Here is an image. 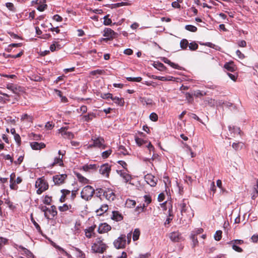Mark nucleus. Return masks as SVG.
<instances>
[{"label":"nucleus","mask_w":258,"mask_h":258,"mask_svg":"<svg viewBox=\"0 0 258 258\" xmlns=\"http://www.w3.org/2000/svg\"><path fill=\"white\" fill-rule=\"evenodd\" d=\"M206 95V93L204 91H201L200 90H196L194 91V95L196 97H200L204 96Z\"/></svg>","instance_id":"79ce46f5"},{"label":"nucleus","mask_w":258,"mask_h":258,"mask_svg":"<svg viewBox=\"0 0 258 258\" xmlns=\"http://www.w3.org/2000/svg\"><path fill=\"white\" fill-rule=\"evenodd\" d=\"M126 243L129 244L131 241L132 237H133L132 232H129L126 236Z\"/></svg>","instance_id":"338daca9"},{"label":"nucleus","mask_w":258,"mask_h":258,"mask_svg":"<svg viewBox=\"0 0 258 258\" xmlns=\"http://www.w3.org/2000/svg\"><path fill=\"white\" fill-rule=\"evenodd\" d=\"M153 78L162 81H171L174 80V78L172 76L163 77L153 76Z\"/></svg>","instance_id":"393cba45"},{"label":"nucleus","mask_w":258,"mask_h":258,"mask_svg":"<svg viewBox=\"0 0 258 258\" xmlns=\"http://www.w3.org/2000/svg\"><path fill=\"white\" fill-rule=\"evenodd\" d=\"M145 179L147 183L151 186H155L157 184V179L151 174H148L145 176Z\"/></svg>","instance_id":"ddd939ff"},{"label":"nucleus","mask_w":258,"mask_h":258,"mask_svg":"<svg viewBox=\"0 0 258 258\" xmlns=\"http://www.w3.org/2000/svg\"><path fill=\"white\" fill-rule=\"evenodd\" d=\"M14 246L18 250L19 252L21 254L26 256L28 258H33L34 257L33 254L29 250L23 246L15 244Z\"/></svg>","instance_id":"39448f33"},{"label":"nucleus","mask_w":258,"mask_h":258,"mask_svg":"<svg viewBox=\"0 0 258 258\" xmlns=\"http://www.w3.org/2000/svg\"><path fill=\"white\" fill-rule=\"evenodd\" d=\"M112 100L116 104L119 106H123L124 104V100L122 98H119L118 97L115 96L111 98Z\"/></svg>","instance_id":"7c9ffc66"},{"label":"nucleus","mask_w":258,"mask_h":258,"mask_svg":"<svg viewBox=\"0 0 258 258\" xmlns=\"http://www.w3.org/2000/svg\"><path fill=\"white\" fill-rule=\"evenodd\" d=\"M7 88L16 94H18L20 92L23 91V88L21 86L12 84H8Z\"/></svg>","instance_id":"2eb2a0df"},{"label":"nucleus","mask_w":258,"mask_h":258,"mask_svg":"<svg viewBox=\"0 0 258 258\" xmlns=\"http://www.w3.org/2000/svg\"><path fill=\"white\" fill-rule=\"evenodd\" d=\"M150 118L153 121H156L158 120V115L156 113L152 112L150 115Z\"/></svg>","instance_id":"bf43d9fd"},{"label":"nucleus","mask_w":258,"mask_h":258,"mask_svg":"<svg viewBox=\"0 0 258 258\" xmlns=\"http://www.w3.org/2000/svg\"><path fill=\"white\" fill-rule=\"evenodd\" d=\"M31 221H32L33 224H34V226L37 230V231L38 232H40L41 228H40V226L39 225V224L32 218H31Z\"/></svg>","instance_id":"774afa93"},{"label":"nucleus","mask_w":258,"mask_h":258,"mask_svg":"<svg viewBox=\"0 0 258 258\" xmlns=\"http://www.w3.org/2000/svg\"><path fill=\"white\" fill-rule=\"evenodd\" d=\"M222 232L221 230H218L214 234V239L216 241H219L222 238Z\"/></svg>","instance_id":"c03bdc74"},{"label":"nucleus","mask_w":258,"mask_h":258,"mask_svg":"<svg viewBox=\"0 0 258 258\" xmlns=\"http://www.w3.org/2000/svg\"><path fill=\"white\" fill-rule=\"evenodd\" d=\"M93 141L94 145H95V147H98L103 149H105L106 146L104 144V140L103 139L98 138L93 140Z\"/></svg>","instance_id":"a211bd4d"},{"label":"nucleus","mask_w":258,"mask_h":258,"mask_svg":"<svg viewBox=\"0 0 258 258\" xmlns=\"http://www.w3.org/2000/svg\"><path fill=\"white\" fill-rule=\"evenodd\" d=\"M244 144L242 142H238V143H233L232 145V146L233 149L235 150H238L241 149Z\"/></svg>","instance_id":"e433bc0d"},{"label":"nucleus","mask_w":258,"mask_h":258,"mask_svg":"<svg viewBox=\"0 0 258 258\" xmlns=\"http://www.w3.org/2000/svg\"><path fill=\"white\" fill-rule=\"evenodd\" d=\"M189 45L188 41L185 39H183L180 41V46L182 49H186Z\"/></svg>","instance_id":"c9c22d12"},{"label":"nucleus","mask_w":258,"mask_h":258,"mask_svg":"<svg viewBox=\"0 0 258 258\" xmlns=\"http://www.w3.org/2000/svg\"><path fill=\"white\" fill-rule=\"evenodd\" d=\"M189 48L191 50H195L198 48V45L195 42H192L189 43Z\"/></svg>","instance_id":"8fccbe9b"},{"label":"nucleus","mask_w":258,"mask_h":258,"mask_svg":"<svg viewBox=\"0 0 258 258\" xmlns=\"http://www.w3.org/2000/svg\"><path fill=\"white\" fill-rule=\"evenodd\" d=\"M105 191V190H104L102 188H97L96 189V192H95L94 194H95V196L97 197L100 198L101 200L104 196Z\"/></svg>","instance_id":"c85d7f7f"},{"label":"nucleus","mask_w":258,"mask_h":258,"mask_svg":"<svg viewBox=\"0 0 258 258\" xmlns=\"http://www.w3.org/2000/svg\"><path fill=\"white\" fill-rule=\"evenodd\" d=\"M76 177H77L79 181L83 184H87L89 183V180L86 177L83 176L82 174L79 173H75Z\"/></svg>","instance_id":"a878e982"},{"label":"nucleus","mask_w":258,"mask_h":258,"mask_svg":"<svg viewBox=\"0 0 258 258\" xmlns=\"http://www.w3.org/2000/svg\"><path fill=\"white\" fill-rule=\"evenodd\" d=\"M185 29L190 32H195L197 31V28L192 25H187L185 26Z\"/></svg>","instance_id":"ea45409f"},{"label":"nucleus","mask_w":258,"mask_h":258,"mask_svg":"<svg viewBox=\"0 0 258 258\" xmlns=\"http://www.w3.org/2000/svg\"><path fill=\"white\" fill-rule=\"evenodd\" d=\"M111 171V166L108 163L102 165L99 168V173L103 176L108 177Z\"/></svg>","instance_id":"1a4fd4ad"},{"label":"nucleus","mask_w":258,"mask_h":258,"mask_svg":"<svg viewBox=\"0 0 258 258\" xmlns=\"http://www.w3.org/2000/svg\"><path fill=\"white\" fill-rule=\"evenodd\" d=\"M68 127H62L59 130V131L61 135L65 138H67L68 139L74 138L75 136L74 134L72 132H68Z\"/></svg>","instance_id":"f8f14e48"},{"label":"nucleus","mask_w":258,"mask_h":258,"mask_svg":"<svg viewBox=\"0 0 258 258\" xmlns=\"http://www.w3.org/2000/svg\"><path fill=\"white\" fill-rule=\"evenodd\" d=\"M258 196V181H256V183L253 186V194L252 195V199H255Z\"/></svg>","instance_id":"4c0bfd02"},{"label":"nucleus","mask_w":258,"mask_h":258,"mask_svg":"<svg viewBox=\"0 0 258 258\" xmlns=\"http://www.w3.org/2000/svg\"><path fill=\"white\" fill-rule=\"evenodd\" d=\"M205 45L209 47L214 48L216 50H218V49L220 48L218 46H217V45L212 43L211 42H207L206 43Z\"/></svg>","instance_id":"0e129e2a"},{"label":"nucleus","mask_w":258,"mask_h":258,"mask_svg":"<svg viewBox=\"0 0 258 258\" xmlns=\"http://www.w3.org/2000/svg\"><path fill=\"white\" fill-rule=\"evenodd\" d=\"M47 5L45 4L40 5L38 6L37 9L40 12H42L45 10V9H46Z\"/></svg>","instance_id":"69168bd1"},{"label":"nucleus","mask_w":258,"mask_h":258,"mask_svg":"<svg viewBox=\"0 0 258 258\" xmlns=\"http://www.w3.org/2000/svg\"><path fill=\"white\" fill-rule=\"evenodd\" d=\"M51 202V198L50 197H49L48 196H45L44 199L43 200V203L46 205H50Z\"/></svg>","instance_id":"4d7b16f0"},{"label":"nucleus","mask_w":258,"mask_h":258,"mask_svg":"<svg viewBox=\"0 0 258 258\" xmlns=\"http://www.w3.org/2000/svg\"><path fill=\"white\" fill-rule=\"evenodd\" d=\"M95 194V189L90 185L85 186L81 192V197L83 200L88 201L91 199Z\"/></svg>","instance_id":"7ed1b4c3"},{"label":"nucleus","mask_w":258,"mask_h":258,"mask_svg":"<svg viewBox=\"0 0 258 258\" xmlns=\"http://www.w3.org/2000/svg\"><path fill=\"white\" fill-rule=\"evenodd\" d=\"M126 205L128 208H132L136 206V202L134 200L128 199L126 200Z\"/></svg>","instance_id":"58836bf2"},{"label":"nucleus","mask_w":258,"mask_h":258,"mask_svg":"<svg viewBox=\"0 0 258 258\" xmlns=\"http://www.w3.org/2000/svg\"><path fill=\"white\" fill-rule=\"evenodd\" d=\"M170 238L173 242H179L183 239L181 234L178 231L171 232L170 234Z\"/></svg>","instance_id":"4468645a"},{"label":"nucleus","mask_w":258,"mask_h":258,"mask_svg":"<svg viewBox=\"0 0 258 258\" xmlns=\"http://www.w3.org/2000/svg\"><path fill=\"white\" fill-rule=\"evenodd\" d=\"M101 97L103 99H111V98L112 97V94L109 93H103L101 94Z\"/></svg>","instance_id":"052dcab7"},{"label":"nucleus","mask_w":258,"mask_h":258,"mask_svg":"<svg viewBox=\"0 0 258 258\" xmlns=\"http://www.w3.org/2000/svg\"><path fill=\"white\" fill-rule=\"evenodd\" d=\"M161 60L164 63L169 64L170 67L174 69H179V67L177 64H175L172 62H171L169 59L167 58L163 57L161 58Z\"/></svg>","instance_id":"b1692460"},{"label":"nucleus","mask_w":258,"mask_h":258,"mask_svg":"<svg viewBox=\"0 0 258 258\" xmlns=\"http://www.w3.org/2000/svg\"><path fill=\"white\" fill-rule=\"evenodd\" d=\"M188 201L183 199L179 204L181 217L180 220L185 221H189L194 216V213L190 207L187 205Z\"/></svg>","instance_id":"f257e3e1"},{"label":"nucleus","mask_w":258,"mask_h":258,"mask_svg":"<svg viewBox=\"0 0 258 258\" xmlns=\"http://www.w3.org/2000/svg\"><path fill=\"white\" fill-rule=\"evenodd\" d=\"M229 130L230 132L233 133H237L238 134H240V128L235 127H231L230 126H229Z\"/></svg>","instance_id":"e2e57ef3"},{"label":"nucleus","mask_w":258,"mask_h":258,"mask_svg":"<svg viewBox=\"0 0 258 258\" xmlns=\"http://www.w3.org/2000/svg\"><path fill=\"white\" fill-rule=\"evenodd\" d=\"M67 177V174H57L53 176V181L55 185H60L64 183L65 179Z\"/></svg>","instance_id":"9b49d317"},{"label":"nucleus","mask_w":258,"mask_h":258,"mask_svg":"<svg viewBox=\"0 0 258 258\" xmlns=\"http://www.w3.org/2000/svg\"><path fill=\"white\" fill-rule=\"evenodd\" d=\"M94 117H95V114L93 112H89L88 114L83 116V119L84 121L89 122L91 121Z\"/></svg>","instance_id":"cd10ccee"},{"label":"nucleus","mask_w":258,"mask_h":258,"mask_svg":"<svg viewBox=\"0 0 258 258\" xmlns=\"http://www.w3.org/2000/svg\"><path fill=\"white\" fill-rule=\"evenodd\" d=\"M6 7L11 11L15 12V8L14 7V5L12 3H7L6 4Z\"/></svg>","instance_id":"603ef678"},{"label":"nucleus","mask_w":258,"mask_h":258,"mask_svg":"<svg viewBox=\"0 0 258 258\" xmlns=\"http://www.w3.org/2000/svg\"><path fill=\"white\" fill-rule=\"evenodd\" d=\"M126 244V236L124 234L120 235L113 242L114 246L117 249L124 248Z\"/></svg>","instance_id":"423d86ee"},{"label":"nucleus","mask_w":258,"mask_h":258,"mask_svg":"<svg viewBox=\"0 0 258 258\" xmlns=\"http://www.w3.org/2000/svg\"><path fill=\"white\" fill-rule=\"evenodd\" d=\"M60 45L58 44V43L55 41L53 42V43L50 46V50L51 51H54L56 50L60 49Z\"/></svg>","instance_id":"473e14b6"},{"label":"nucleus","mask_w":258,"mask_h":258,"mask_svg":"<svg viewBox=\"0 0 258 258\" xmlns=\"http://www.w3.org/2000/svg\"><path fill=\"white\" fill-rule=\"evenodd\" d=\"M108 205L107 204L102 205L100 208L97 210L96 212L99 215H102L104 212H106L108 210Z\"/></svg>","instance_id":"2f4dec72"},{"label":"nucleus","mask_w":258,"mask_h":258,"mask_svg":"<svg viewBox=\"0 0 258 258\" xmlns=\"http://www.w3.org/2000/svg\"><path fill=\"white\" fill-rule=\"evenodd\" d=\"M30 146L33 150H41L45 147V145L43 143H38L36 142L31 143Z\"/></svg>","instance_id":"6ab92c4d"},{"label":"nucleus","mask_w":258,"mask_h":258,"mask_svg":"<svg viewBox=\"0 0 258 258\" xmlns=\"http://www.w3.org/2000/svg\"><path fill=\"white\" fill-rule=\"evenodd\" d=\"M72 206L71 205H68L67 204H63L62 206L59 207V210L61 212H64L67 210L71 209Z\"/></svg>","instance_id":"a18cd8bd"},{"label":"nucleus","mask_w":258,"mask_h":258,"mask_svg":"<svg viewBox=\"0 0 258 258\" xmlns=\"http://www.w3.org/2000/svg\"><path fill=\"white\" fill-rule=\"evenodd\" d=\"M118 173L123 178L124 182L127 183L131 181L132 177L131 175L122 171H117Z\"/></svg>","instance_id":"412c9836"},{"label":"nucleus","mask_w":258,"mask_h":258,"mask_svg":"<svg viewBox=\"0 0 258 258\" xmlns=\"http://www.w3.org/2000/svg\"><path fill=\"white\" fill-rule=\"evenodd\" d=\"M59 154V157H55L54 159L53 162L50 165V167H53L55 165H58L60 166H62L63 165V163L62 161V158L63 154L61 153V152L60 150L58 151Z\"/></svg>","instance_id":"f3484780"},{"label":"nucleus","mask_w":258,"mask_h":258,"mask_svg":"<svg viewBox=\"0 0 258 258\" xmlns=\"http://www.w3.org/2000/svg\"><path fill=\"white\" fill-rule=\"evenodd\" d=\"M234 242L236 245H241L243 243V241L242 240L240 239H236L232 241H231L227 243L228 244H232V243Z\"/></svg>","instance_id":"6e6d98bb"},{"label":"nucleus","mask_w":258,"mask_h":258,"mask_svg":"<svg viewBox=\"0 0 258 258\" xmlns=\"http://www.w3.org/2000/svg\"><path fill=\"white\" fill-rule=\"evenodd\" d=\"M111 229V226L106 223H101L98 228V232L99 233H104L110 231Z\"/></svg>","instance_id":"dca6fc26"},{"label":"nucleus","mask_w":258,"mask_h":258,"mask_svg":"<svg viewBox=\"0 0 258 258\" xmlns=\"http://www.w3.org/2000/svg\"><path fill=\"white\" fill-rule=\"evenodd\" d=\"M145 202L148 205L151 202V198L149 195H146L144 196Z\"/></svg>","instance_id":"680f3d73"},{"label":"nucleus","mask_w":258,"mask_h":258,"mask_svg":"<svg viewBox=\"0 0 258 258\" xmlns=\"http://www.w3.org/2000/svg\"><path fill=\"white\" fill-rule=\"evenodd\" d=\"M112 153V150L109 149L102 153V157L104 159L108 158Z\"/></svg>","instance_id":"09e8293b"},{"label":"nucleus","mask_w":258,"mask_h":258,"mask_svg":"<svg viewBox=\"0 0 258 258\" xmlns=\"http://www.w3.org/2000/svg\"><path fill=\"white\" fill-rule=\"evenodd\" d=\"M126 79L128 81L130 82H140L142 80V78L141 77H127Z\"/></svg>","instance_id":"49530a36"},{"label":"nucleus","mask_w":258,"mask_h":258,"mask_svg":"<svg viewBox=\"0 0 258 258\" xmlns=\"http://www.w3.org/2000/svg\"><path fill=\"white\" fill-rule=\"evenodd\" d=\"M103 241V239L101 237L96 238L95 242L91 246V250L95 253H103L107 246Z\"/></svg>","instance_id":"f03ea898"},{"label":"nucleus","mask_w":258,"mask_h":258,"mask_svg":"<svg viewBox=\"0 0 258 258\" xmlns=\"http://www.w3.org/2000/svg\"><path fill=\"white\" fill-rule=\"evenodd\" d=\"M111 219L116 221H120L123 219L122 215L118 211H112Z\"/></svg>","instance_id":"5701e85b"},{"label":"nucleus","mask_w":258,"mask_h":258,"mask_svg":"<svg viewBox=\"0 0 258 258\" xmlns=\"http://www.w3.org/2000/svg\"><path fill=\"white\" fill-rule=\"evenodd\" d=\"M21 119L22 120H26L32 122L33 121V117L26 113L22 115Z\"/></svg>","instance_id":"72a5a7b5"},{"label":"nucleus","mask_w":258,"mask_h":258,"mask_svg":"<svg viewBox=\"0 0 258 258\" xmlns=\"http://www.w3.org/2000/svg\"><path fill=\"white\" fill-rule=\"evenodd\" d=\"M140 101L143 105H152L153 103L151 99L146 97H140Z\"/></svg>","instance_id":"c756f323"},{"label":"nucleus","mask_w":258,"mask_h":258,"mask_svg":"<svg viewBox=\"0 0 258 258\" xmlns=\"http://www.w3.org/2000/svg\"><path fill=\"white\" fill-rule=\"evenodd\" d=\"M39 208L42 211L44 212V216L47 218H49V217L47 216V212L48 208H47L46 206H39Z\"/></svg>","instance_id":"864d4df0"},{"label":"nucleus","mask_w":258,"mask_h":258,"mask_svg":"<svg viewBox=\"0 0 258 258\" xmlns=\"http://www.w3.org/2000/svg\"><path fill=\"white\" fill-rule=\"evenodd\" d=\"M231 245H232V248L236 251L239 252H241L242 251V249L240 247L238 246L237 245L235 244L234 242H233Z\"/></svg>","instance_id":"5fc2aeb1"},{"label":"nucleus","mask_w":258,"mask_h":258,"mask_svg":"<svg viewBox=\"0 0 258 258\" xmlns=\"http://www.w3.org/2000/svg\"><path fill=\"white\" fill-rule=\"evenodd\" d=\"M109 15H107L106 16H105L103 18L104 19V22L103 24L105 25L108 26L111 25L112 23V21L110 19L108 18Z\"/></svg>","instance_id":"de8ad7c7"},{"label":"nucleus","mask_w":258,"mask_h":258,"mask_svg":"<svg viewBox=\"0 0 258 258\" xmlns=\"http://www.w3.org/2000/svg\"><path fill=\"white\" fill-rule=\"evenodd\" d=\"M75 250L78 252L79 257L80 258H85V254L82 250L78 248H75Z\"/></svg>","instance_id":"13d9d810"},{"label":"nucleus","mask_w":258,"mask_h":258,"mask_svg":"<svg viewBox=\"0 0 258 258\" xmlns=\"http://www.w3.org/2000/svg\"><path fill=\"white\" fill-rule=\"evenodd\" d=\"M35 187L38 188L36 192L38 195L41 194L48 188V184L43 177L37 179L35 182Z\"/></svg>","instance_id":"20e7f679"},{"label":"nucleus","mask_w":258,"mask_h":258,"mask_svg":"<svg viewBox=\"0 0 258 258\" xmlns=\"http://www.w3.org/2000/svg\"><path fill=\"white\" fill-rule=\"evenodd\" d=\"M224 68L229 72H233L235 70V66L233 62H227L224 64Z\"/></svg>","instance_id":"bb28decb"},{"label":"nucleus","mask_w":258,"mask_h":258,"mask_svg":"<svg viewBox=\"0 0 258 258\" xmlns=\"http://www.w3.org/2000/svg\"><path fill=\"white\" fill-rule=\"evenodd\" d=\"M47 212L51 214L52 217H54L57 215V211L56 210V208L54 206H51L50 209L48 208Z\"/></svg>","instance_id":"37998d69"},{"label":"nucleus","mask_w":258,"mask_h":258,"mask_svg":"<svg viewBox=\"0 0 258 258\" xmlns=\"http://www.w3.org/2000/svg\"><path fill=\"white\" fill-rule=\"evenodd\" d=\"M137 144L139 146H142L144 145H146V147L149 149V151H154L155 148L154 146L151 144V142H148L147 141L144 140L139 137H136L135 139Z\"/></svg>","instance_id":"6e6552de"},{"label":"nucleus","mask_w":258,"mask_h":258,"mask_svg":"<svg viewBox=\"0 0 258 258\" xmlns=\"http://www.w3.org/2000/svg\"><path fill=\"white\" fill-rule=\"evenodd\" d=\"M103 198H105L108 201H113L115 198V194L114 192L109 189L105 190V194L103 197Z\"/></svg>","instance_id":"aec40b11"},{"label":"nucleus","mask_w":258,"mask_h":258,"mask_svg":"<svg viewBox=\"0 0 258 258\" xmlns=\"http://www.w3.org/2000/svg\"><path fill=\"white\" fill-rule=\"evenodd\" d=\"M104 73V70H96L94 71H92L90 72V75H101Z\"/></svg>","instance_id":"3c124183"},{"label":"nucleus","mask_w":258,"mask_h":258,"mask_svg":"<svg viewBox=\"0 0 258 258\" xmlns=\"http://www.w3.org/2000/svg\"><path fill=\"white\" fill-rule=\"evenodd\" d=\"M133 239L134 241L137 240L140 235V231L138 228L135 229L133 234Z\"/></svg>","instance_id":"f704fd0d"},{"label":"nucleus","mask_w":258,"mask_h":258,"mask_svg":"<svg viewBox=\"0 0 258 258\" xmlns=\"http://www.w3.org/2000/svg\"><path fill=\"white\" fill-rule=\"evenodd\" d=\"M96 228V225H93L86 228L84 230L85 235L88 238H91L95 236V230Z\"/></svg>","instance_id":"9d476101"},{"label":"nucleus","mask_w":258,"mask_h":258,"mask_svg":"<svg viewBox=\"0 0 258 258\" xmlns=\"http://www.w3.org/2000/svg\"><path fill=\"white\" fill-rule=\"evenodd\" d=\"M116 35L117 33L111 29L105 28L104 30L103 36L106 38H102V40L104 41L111 40L115 38Z\"/></svg>","instance_id":"0eeeda50"},{"label":"nucleus","mask_w":258,"mask_h":258,"mask_svg":"<svg viewBox=\"0 0 258 258\" xmlns=\"http://www.w3.org/2000/svg\"><path fill=\"white\" fill-rule=\"evenodd\" d=\"M190 238L192 240V246L193 247L196 246L198 244L199 242H198V239H197L196 236H195V234L191 233V236H190Z\"/></svg>","instance_id":"a19ab883"},{"label":"nucleus","mask_w":258,"mask_h":258,"mask_svg":"<svg viewBox=\"0 0 258 258\" xmlns=\"http://www.w3.org/2000/svg\"><path fill=\"white\" fill-rule=\"evenodd\" d=\"M82 169L86 172H91L96 170L97 166L95 164H86L84 165Z\"/></svg>","instance_id":"4be33fe9"}]
</instances>
